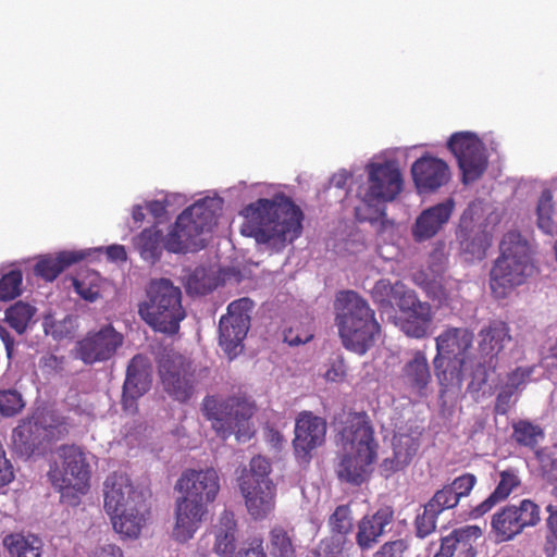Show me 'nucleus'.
<instances>
[{
  "label": "nucleus",
  "instance_id": "1",
  "mask_svg": "<svg viewBox=\"0 0 557 557\" xmlns=\"http://www.w3.org/2000/svg\"><path fill=\"white\" fill-rule=\"evenodd\" d=\"M242 234L256 239L272 251L283 250L302 233L304 213L285 195L260 198L243 210Z\"/></svg>",
  "mask_w": 557,
  "mask_h": 557
},
{
  "label": "nucleus",
  "instance_id": "2",
  "mask_svg": "<svg viewBox=\"0 0 557 557\" xmlns=\"http://www.w3.org/2000/svg\"><path fill=\"white\" fill-rule=\"evenodd\" d=\"M175 488L183 494L176 500L173 537L181 542L190 540L207 512V505L214 502L220 491V478L213 468L185 470Z\"/></svg>",
  "mask_w": 557,
  "mask_h": 557
},
{
  "label": "nucleus",
  "instance_id": "3",
  "mask_svg": "<svg viewBox=\"0 0 557 557\" xmlns=\"http://www.w3.org/2000/svg\"><path fill=\"white\" fill-rule=\"evenodd\" d=\"M335 321L344 347L364 355L381 333L374 310L354 290L341 292L335 300Z\"/></svg>",
  "mask_w": 557,
  "mask_h": 557
},
{
  "label": "nucleus",
  "instance_id": "4",
  "mask_svg": "<svg viewBox=\"0 0 557 557\" xmlns=\"http://www.w3.org/2000/svg\"><path fill=\"white\" fill-rule=\"evenodd\" d=\"M342 436L346 453L338 465L337 475L342 481L360 485L377 457L379 444L369 416L366 412L351 413Z\"/></svg>",
  "mask_w": 557,
  "mask_h": 557
},
{
  "label": "nucleus",
  "instance_id": "5",
  "mask_svg": "<svg viewBox=\"0 0 557 557\" xmlns=\"http://www.w3.org/2000/svg\"><path fill=\"white\" fill-rule=\"evenodd\" d=\"M500 256L491 273L490 286L496 298L507 297L533 272L530 246L518 232H508L500 242Z\"/></svg>",
  "mask_w": 557,
  "mask_h": 557
},
{
  "label": "nucleus",
  "instance_id": "6",
  "mask_svg": "<svg viewBox=\"0 0 557 557\" xmlns=\"http://www.w3.org/2000/svg\"><path fill=\"white\" fill-rule=\"evenodd\" d=\"M213 200H199L186 208L176 219L164 240V249L181 253L205 248L201 237L218 224L219 214Z\"/></svg>",
  "mask_w": 557,
  "mask_h": 557
},
{
  "label": "nucleus",
  "instance_id": "7",
  "mask_svg": "<svg viewBox=\"0 0 557 557\" xmlns=\"http://www.w3.org/2000/svg\"><path fill=\"white\" fill-rule=\"evenodd\" d=\"M473 332L468 327H446L436 338V356L433 359L435 376L438 384L447 388L461 384L462 368L472 348Z\"/></svg>",
  "mask_w": 557,
  "mask_h": 557
},
{
  "label": "nucleus",
  "instance_id": "8",
  "mask_svg": "<svg viewBox=\"0 0 557 557\" xmlns=\"http://www.w3.org/2000/svg\"><path fill=\"white\" fill-rule=\"evenodd\" d=\"M368 189L362 196L363 207L355 210L359 222L375 223L382 221L385 208L376 203L393 201L403 189V177L398 166L391 161L367 165Z\"/></svg>",
  "mask_w": 557,
  "mask_h": 557
},
{
  "label": "nucleus",
  "instance_id": "9",
  "mask_svg": "<svg viewBox=\"0 0 557 557\" xmlns=\"http://www.w3.org/2000/svg\"><path fill=\"white\" fill-rule=\"evenodd\" d=\"M145 320L156 331L174 335L185 318L181 289L169 278L152 280L146 288Z\"/></svg>",
  "mask_w": 557,
  "mask_h": 557
},
{
  "label": "nucleus",
  "instance_id": "10",
  "mask_svg": "<svg viewBox=\"0 0 557 557\" xmlns=\"http://www.w3.org/2000/svg\"><path fill=\"white\" fill-rule=\"evenodd\" d=\"M256 410L255 403L245 396H232L219 401L213 396L203 399L202 411L211 421L212 429L222 438L235 433L237 441L249 440L253 432L250 419Z\"/></svg>",
  "mask_w": 557,
  "mask_h": 557
},
{
  "label": "nucleus",
  "instance_id": "11",
  "mask_svg": "<svg viewBox=\"0 0 557 557\" xmlns=\"http://www.w3.org/2000/svg\"><path fill=\"white\" fill-rule=\"evenodd\" d=\"M57 456L59 461L48 472L51 484L61 492L74 490L84 494L88 488L90 470L82 448L76 445H62L58 448Z\"/></svg>",
  "mask_w": 557,
  "mask_h": 557
},
{
  "label": "nucleus",
  "instance_id": "12",
  "mask_svg": "<svg viewBox=\"0 0 557 557\" xmlns=\"http://www.w3.org/2000/svg\"><path fill=\"white\" fill-rule=\"evenodd\" d=\"M448 149L456 157L462 173V182L478 181L487 169V157L482 140L473 133L460 132L450 136Z\"/></svg>",
  "mask_w": 557,
  "mask_h": 557
},
{
  "label": "nucleus",
  "instance_id": "13",
  "mask_svg": "<svg viewBox=\"0 0 557 557\" xmlns=\"http://www.w3.org/2000/svg\"><path fill=\"white\" fill-rule=\"evenodd\" d=\"M253 302L249 298H240L227 306L226 314L219 322V343L231 359L242 349L243 341L250 327V312Z\"/></svg>",
  "mask_w": 557,
  "mask_h": 557
},
{
  "label": "nucleus",
  "instance_id": "14",
  "mask_svg": "<svg viewBox=\"0 0 557 557\" xmlns=\"http://www.w3.org/2000/svg\"><path fill=\"white\" fill-rule=\"evenodd\" d=\"M124 336L111 324L98 331H89L75 345V357L85 364H95L110 360L123 345Z\"/></svg>",
  "mask_w": 557,
  "mask_h": 557
},
{
  "label": "nucleus",
  "instance_id": "15",
  "mask_svg": "<svg viewBox=\"0 0 557 557\" xmlns=\"http://www.w3.org/2000/svg\"><path fill=\"white\" fill-rule=\"evenodd\" d=\"M326 435V422L310 411L300 412L295 422L293 440L294 455L298 463L308 465L312 453L323 445Z\"/></svg>",
  "mask_w": 557,
  "mask_h": 557
},
{
  "label": "nucleus",
  "instance_id": "16",
  "mask_svg": "<svg viewBox=\"0 0 557 557\" xmlns=\"http://www.w3.org/2000/svg\"><path fill=\"white\" fill-rule=\"evenodd\" d=\"M159 372L165 392L174 399L185 403L193 393V374L185 367L183 356L174 355L172 359L162 358Z\"/></svg>",
  "mask_w": 557,
  "mask_h": 557
},
{
  "label": "nucleus",
  "instance_id": "17",
  "mask_svg": "<svg viewBox=\"0 0 557 557\" xmlns=\"http://www.w3.org/2000/svg\"><path fill=\"white\" fill-rule=\"evenodd\" d=\"M412 181L420 194L433 193L450 180L449 166L445 161L424 154L411 165Z\"/></svg>",
  "mask_w": 557,
  "mask_h": 557
},
{
  "label": "nucleus",
  "instance_id": "18",
  "mask_svg": "<svg viewBox=\"0 0 557 557\" xmlns=\"http://www.w3.org/2000/svg\"><path fill=\"white\" fill-rule=\"evenodd\" d=\"M104 509L107 513L135 509L139 494L126 473L114 472L103 483Z\"/></svg>",
  "mask_w": 557,
  "mask_h": 557
},
{
  "label": "nucleus",
  "instance_id": "19",
  "mask_svg": "<svg viewBox=\"0 0 557 557\" xmlns=\"http://www.w3.org/2000/svg\"><path fill=\"white\" fill-rule=\"evenodd\" d=\"M404 387L410 393L423 397L432 382L431 369L424 351L414 350L404 362L398 375Z\"/></svg>",
  "mask_w": 557,
  "mask_h": 557
},
{
  "label": "nucleus",
  "instance_id": "20",
  "mask_svg": "<svg viewBox=\"0 0 557 557\" xmlns=\"http://www.w3.org/2000/svg\"><path fill=\"white\" fill-rule=\"evenodd\" d=\"M454 210V200L444 202L423 210L412 226L411 233L416 242H424L434 237L448 222Z\"/></svg>",
  "mask_w": 557,
  "mask_h": 557
},
{
  "label": "nucleus",
  "instance_id": "21",
  "mask_svg": "<svg viewBox=\"0 0 557 557\" xmlns=\"http://www.w3.org/2000/svg\"><path fill=\"white\" fill-rule=\"evenodd\" d=\"M394 521V510L384 506L372 515H366L358 522L356 543L361 550L371 549Z\"/></svg>",
  "mask_w": 557,
  "mask_h": 557
},
{
  "label": "nucleus",
  "instance_id": "22",
  "mask_svg": "<svg viewBox=\"0 0 557 557\" xmlns=\"http://www.w3.org/2000/svg\"><path fill=\"white\" fill-rule=\"evenodd\" d=\"M406 318L401 321L400 329L409 337L423 338L428 335L433 312L429 302L420 301L416 295L405 301Z\"/></svg>",
  "mask_w": 557,
  "mask_h": 557
},
{
  "label": "nucleus",
  "instance_id": "23",
  "mask_svg": "<svg viewBox=\"0 0 557 557\" xmlns=\"http://www.w3.org/2000/svg\"><path fill=\"white\" fill-rule=\"evenodd\" d=\"M481 535V529L475 525L456 529L449 535L442 537L437 553L444 557H475V541Z\"/></svg>",
  "mask_w": 557,
  "mask_h": 557
},
{
  "label": "nucleus",
  "instance_id": "24",
  "mask_svg": "<svg viewBox=\"0 0 557 557\" xmlns=\"http://www.w3.org/2000/svg\"><path fill=\"white\" fill-rule=\"evenodd\" d=\"M245 499L248 513L256 520L264 519L275 507V485H261L244 482V486H238Z\"/></svg>",
  "mask_w": 557,
  "mask_h": 557
},
{
  "label": "nucleus",
  "instance_id": "25",
  "mask_svg": "<svg viewBox=\"0 0 557 557\" xmlns=\"http://www.w3.org/2000/svg\"><path fill=\"white\" fill-rule=\"evenodd\" d=\"M479 355L498 359V355L512 341L509 325L502 320H492L479 332Z\"/></svg>",
  "mask_w": 557,
  "mask_h": 557
},
{
  "label": "nucleus",
  "instance_id": "26",
  "mask_svg": "<svg viewBox=\"0 0 557 557\" xmlns=\"http://www.w3.org/2000/svg\"><path fill=\"white\" fill-rule=\"evenodd\" d=\"M419 446L417 437L409 434H396L393 438V457L385 458L380 465L382 473L389 476L405 469L417 454Z\"/></svg>",
  "mask_w": 557,
  "mask_h": 557
},
{
  "label": "nucleus",
  "instance_id": "27",
  "mask_svg": "<svg viewBox=\"0 0 557 557\" xmlns=\"http://www.w3.org/2000/svg\"><path fill=\"white\" fill-rule=\"evenodd\" d=\"M237 522L232 511L224 510L212 529V550L219 557H234L237 548Z\"/></svg>",
  "mask_w": 557,
  "mask_h": 557
},
{
  "label": "nucleus",
  "instance_id": "28",
  "mask_svg": "<svg viewBox=\"0 0 557 557\" xmlns=\"http://www.w3.org/2000/svg\"><path fill=\"white\" fill-rule=\"evenodd\" d=\"M521 484L518 471L509 468L499 472V481L493 493L471 510L472 518H480L498 503L509 497L515 488Z\"/></svg>",
  "mask_w": 557,
  "mask_h": 557
},
{
  "label": "nucleus",
  "instance_id": "29",
  "mask_svg": "<svg viewBox=\"0 0 557 557\" xmlns=\"http://www.w3.org/2000/svg\"><path fill=\"white\" fill-rule=\"evenodd\" d=\"M88 256L84 251H61L55 257L45 256L35 265V274L45 281L52 282L66 268L84 260Z\"/></svg>",
  "mask_w": 557,
  "mask_h": 557
},
{
  "label": "nucleus",
  "instance_id": "30",
  "mask_svg": "<svg viewBox=\"0 0 557 557\" xmlns=\"http://www.w3.org/2000/svg\"><path fill=\"white\" fill-rule=\"evenodd\" d=\"M15 453L22 457L32 456L41 444V428L30 420L22 421L12 433Z\"/></svg>",
  "mask_w": 557,
  "mask_h": 557
},
{
  "label": "nucleus",
  "instance_id": "31",
  "mask_svg": "<svg viewBox=\"0 0 557 557\" xmlns=\"http://www.w3.org/2000/svg\"><path fill=\"white\" fill-rule=\"evenodd\" d=\"M413 294L400 281L392 283L387 278L379 280L372 289V296L376 302L382 306L395 302L401 310H405V301L412 298Z\"/></svg>",
  "mask_w": 557,
  "mask_h": 557
},
{
  "label": "nucleus",
  "instance_id": "32",
  "mask_svg": "<svg viewBox=\"0 0 557 557\" xmlns=\"http://www.w3.org/2000/svg\"><path fill=\"white\" fill-rule=\"evenodd\" d=\"M516 512V505H506L493 515L491 527L498 541H510L523 532Z\"/></svg>",
  "mask_w": 557,
  "mask_h": 557
},
{
  "label": "nucleus",
  "instance_id": "33",
  "mask_svg": "<svg viewBox=\"0 0 557 557\" xmlns=\"http://www.w3.org/2000/svg\"><path fill=\"white\" fill-rule=\"evenodd\" d=\"M424 274L417 273L414 281L426 293L429 298L437 301L441 306H448L457 296V284L450 280H426Z\"/></svg>",
  "mask_w": 557,
  "mask_h": 557
},
{
  "label": "nucleus",
  "instance_id": "34",
  "mask_svg": "<svg viewBox=\"0 0 557 557\" xmlns=\"http://www.w3.org/2000/svg\"><path fill=\"white\" fill-rule=\"evenodd\" d=\"M139 355H135L127 367L123 385L122 406L129 413H136L139 408Z\"/></svg>",
  "mask_w": 557,
  "mask_h": 557
},
{
  "label": "nucleus",
  "instance_id": "35",
  "mask_svg": "<svg viewBox=\"0 0 557 557\" xmlns=\"http://www.w3.org/2000/svg\"><path fill=\"white\" fill-rule=\"evenodd\" d=\"M3 546L10 557H42V543L36 536L11 533L4 536Z\"/></svg>",
  "mask_w": 557,
  "mask_h": 557
},
{
  "label": "nucleus",
  "instance_id": "36",
  "mask_svg": "<svg viewBox=\"0 0 557 557\" xmlns=\"http://www.w3.org/2000/svg\"><path fill=\"white\" fill-rule=\"evenodd\" d=\"M271 463L262 456H255L251 458L248 468H244L237 479L238 486H244V482L248 485L258 484L261 485H274L270 479Z\"/></svg>",
  "mask_w": 557,
  "mask_h": 557
},
{
  "label": "nucleus",
  "instance_id": "37",
  "mask_svg": "<svg viewBox=\"0 0 557 557\" xmlns=\"http://www.w3.org/2000/svg\"><path fill=\"white\" fill-rule=\"evenodd\" d=\"M544 438V432L537 424L519 420L512 424V440L520 446L534 448Z\"/></svg>",
  "mask_w": 557,
  "mask_h": 557
},
{
  "label": "nucleus",
  "instance_id": "38",
  "mask_svg": "<svg viewBox=\"0 0 557 557\" xmlns=\"http://www.w3.org/2000/svg\"><path fill=\"white\" fill-rule=\"evenodd\" d=\"M101 277L96 271L86 270L73 280L75 292L85 300L95 301L100 296Z\"/></svg>",
  "mask_w": 557,
  "mask_h": 557
},
{
  "label": "nucleus",
  "instance_id": "39",
  "mask_svg": "<svg viewBox=\"0 0 557 557\" xmlns=\"http://www.w3.org/2000/svg\"><path fill=\"white\" fill-rule=\"evenodd\" d=\"M330 535L349 540L348 535L352 532V515L348 505H339L329 518Z\"/></svg>",
  "mask_w": 557,
  "mask_h": 557
},
{
  "label": "nucleus",
  "instance_id": "40",
  "mask_svg": "<svg viewBox=\"0 0 557 557\" xmlns=\"http://www.w3.org/2000/svg\"><path fill=\"white\" fill-rule=\"evenodd\" d=\"M112 519L113 529L125 537L136 539L139 535V518L137 506L135 509L121 510L116 513H109Z\"/></svg>",
  "mask_w": 557,
  "mask_h": 557
},
{
  "label": "nucleus",
  "instance_id": "41",
  "mask_svg": "<svg viewBox=\"0 0 557 557\" xmlns=\"http://www.w3.org/2000/svg\"><path fill=\"white\" fill-rule=\"evenodd\" d=\"M35 313V307L23 301H17L7 309L5 321L18 334H22L26 331Z\"/></svg>",
  "mask_w": 557,
  "mask_h": 557
},
{
  "label": "nucleus",
  "instance_id": "42",
  "mask_svg": "<svg viewBox=\"0 0 557 557\" xmlns=\"http://www.w3.org/2000/svg\"><path fill=\"white\" fill-rule=\"evenodd\" d=\"M161 230L157 225L141 232V258L157 260L164 248V240Z\"/></svg>",
  "mask_w": 557,
  "mask_h": 557
},
{
  "label": "nucleus",
  "instance_id": "43",
  "mask_svg": "<svg viewBox=\"0 0 557 557\" xmlns=\"http://www.w3.org/2000/svg\"><path fill=\"white\" fill-rule=\"evenodd\" d=\"M272 557H295V547L288 532L282 527H274L269 534Z\"/></svg>",
  "mask_w": 557,
  "mask_h": 557
},
{
  "label": "nucleus",
  "instance_id": "44",
  "mask_svg": "<svg viewBox=\"0 0 557 557\" xmlns=\"http://www.w3.org/2000/svg\"><path fill=\"white\" fill-rule=\"evenodd\" d=\"M545 511L547 517L545 519L543 553L546 557H554L557 553V505L547 504Z\"/></svg>",
  "mask_w": 557,
  "mask_h": 557
},
{
  "label": "nucleus",
  "instance_id": "45",
  "mask_svg": "<svg viewBox=\"0 0 557 557\" xmlns=\"http://www.w3.org/2000/svg\"><path fill=\"white\" fill-rule=\"evenodd\" d=\"M497 364L498 359L487 358L486 356L479 355V361L471 373L469 388L475 392L481 391L482 387L488 382L491 374L495 372Z\"/></svg>",
  "mask_w": 557,
  "mask_h": 557
},
{
  "label": "nucleus",
  "instance_id": "46",
  "mask_svg": "<svg viewBox=\"0 0 557 557\" xmlns=\"http://www.w3.org/2000/svg\"><path fill=\"white\" fill-rule=\"evenodd\" d=\"M350 540L330 535L320 541L313 550L314 557H342L343 553L352 547Z\"/></svg>",
  "mask_w": 557,
  "mask_h": 557
},
{
  "label": "nucleus",
  "instance_id": "47",
  "mask_svg": "<svg viewBox=\"0 0 557 557\" xmlns=\"http://www.w3.org/2000/svg\"><path fill=\"white\" fill-rule=\"evenodd\" d=\"M23 274L21 270H11L0 278V301H9L21 295Z\"/></svg>",
  "mask_w": 557,
  "mask_h": 557
},
{
  "label": "nucleus",
  "instance_id": "48",
  "mask_svg": "<svg viewBox=\"0 0 557 557\" xmlns=\"http://www.w3.org/2000/svg\"><path fill=\"white\" fill-rule=\"evenodd\" d=\"M516 516L522 530L535 527L541 521L540 506L532 499L524 498L516 505Z\"/></svg>",
  "mask_w": 557,
  "mask_h": 557
},
{
  "label": "nucleus",
  "instance_id": "49",
  "mask_svg": "<svg viewBox=\"0 0 557 557\" xmlns=\"http://www.w3.org/2000/svg\"><path fill=\"white\" fill-rule=\"evenodd\" d=\"M24 406L23 396L17 389H0V414L2 417H14L22 411Z\"/></svg>",
  "mask_w": 557,
  "mask_h": 557
},
{
  "label": "nucleus",
  "instance_id": "50",
  "mask_svg": "<svg viewBox=\"0 0 557 557\" xmlns=\"http://www.w3.org/2000/svg\"><path fill=\"white\" fill-rule=\"evenodd\" d=\"M537 225L546 234H552L554 230V205L549 191H543L537 203Z\"/></svg>",
  "mask_w": 557,
  "mask_h": 557
},
{
  "label": "nucleus",
  "instance_id": "51",
  "mask_svg": "<svg viewBox=\"0 0 557 557\" xmlns=\"http://www.w3.org/2000/svg\"><path fill=\"white\" fill-rule=\"evenodd\" d=\"M438 513L425 504L423 512L414 519V532L419 539H425L436 530Z\"/></svg>",
  "mask_w": 557,
  "mask_h": 557
},
{
  "label": "nucleus",
  "instance_id": "52",
  "mask_svg": "<svg viewBox=\"0 0 557 557\" xmlns=\"http://www.w3.org/2000/svg\"><path fill=\"white\" fill-rule=\"evenodd\" d=\"M458 504L459 502L448 484L437 490L426 503L430 509H434L438 515L447 509L455 508Z\"/></svg>",
  "mask_w": 557,
  "mask_h": 557
},
{
  "label": "nucleus",
  "instance_id": "53",
  "mask_svg": "<svg viewBox=\"0 0 557 557\" xmlns=\"http://www.w3.org/2000/svg\"><path fill=\"white\" fill-rule=\"evenodd\" d=\"M458 504L459 502L448 484L437 490L426 503L430 509H434L438 515L447 509L455 508Z\"/></svg>",
  "mask_w": 557,
  "mask_h": 557
},
{
  "label": "nucleus",
  "instance_id": "54",
  "mask_svg": "<svg viewBox=\"0 0 557 557\" xmlns=\"http://www.w3.org/2000/svg\"><path fill=\"white\" fill-rule=\"evenodd\" d=\"M533 372V366L517 367L512 371L507 373L503 386H505L508 389H511L512 392L518 393L519 391L523 389L531 381Z\"/></svg>",
  "mask_w": 557,
  "mask_h": 557
},
{
  "label": "nucleus",
  "instance_id": "55",
  "mask_svg": "<svg viewBox=\"0 0 557 557\" xmlns=\"http://www.w3.org/2000/svg\"><path fill=\"white\" fill-rule=\"evenodd\" d=\"M463 250L471 255L472 259L482 260L490 247L487 234L484 232L476 233L472 238L461 242Z\"/></svg>",
  "mask_w": 557,
  "mask_h": 557
},
{
  "label": "nucleus",
  "instance_id": "56",
  "mask_svg": "<svg viewBox=\"0 0 557 557\" xmlns=\"http://www.w3.org/2000/svg\"><path fill=\"white\" fill-rule=\"evenodd\" d=\"M409 543L405 539L387 541L374 553L373 557H405Z\"/></svg>",
  "mask_w": 557,
  "mask_h": 557
},
{
  "label": "nucleus",
  "instance_id": "57",
  "mask_svg": "<svg viewBox=\"0 0 557 557\" xmlns=\"http://www.w3.org/2000/svg\"><path fill=\"white\" fill-rule=\"evenodd\" d=\"M476 476L473 473H463L454 479L451 483H449V487L454 492L458 502L462 497H467L470 495L471 491L476 484Z\"/></svg>",
  "mask_w": 557,
  "mask_h": 557
},
{
  "label": "nucleus",
  "instance_id": "58",
  "mask_svg": "<svg viewBox=\"0 0 557 557\" xmlns=\"http://www.w3.org/2000/svg\"><path fill=\"white\" fill-rule=\"evenodd\" d=\"M170 197L178 199L182 198L180 195H165L163 200H151L146 202V209L156 220V224L168 221L166 208L170 206Z\"/></svg>",
  "mask_w": 557,
  "mask_h": 557
},
{
  "label": "nucleus",
  "instance_id": "59",
  "mask_svg": "<svg viewBox=\"0 0 557 557\" xmlns=\"http://www.w3.org/2000/svg\"><path fill=\"white\" fill-rule=\"evenodd\" d=\"M516 394V392H512L511 389H508L502 385L495 399L494 413L500 416L506 414L511 406L516 403L513 399Z\"/></svg>",
  "mask_w": 557,
  "mask_h": 557
},
{
  "label": "nucleus",
  "instance_id": "60",
  "mask_svg": "<svg viewBox=\"0 0 557 557\" xmlns=\"http://www.w3.org/2000/svg\"><path fill=\"white\" fill-rule=\"evenodd\" d=\"M324 377L331 382H341L346 377V366L343 359L334 360L326 370Z\"/></svg>",
  "mask_w": 557,
  "mask_h": 557
},
{
  "label": "nucleus",
  "instance_id": "61",
  "mask_svg": "<svg viewBox=\"0 0 557 557\" xmlns=\"http://www.w3.org/2000/svg\"><path fill=\"white\" fill-rule=\"evenodd\" d=\"M64 357L48 354L40 359L41 369L48 372H59L63 370Z\"/></svg>",
  "mask_w": 557,
  "mask_h": 557
},
{
  "label": "nucleus",
  "instance_id": "62",
  "mask_svg": "<svg viewBox=\"0 0 557 557\" xmlns=\"http://www.w3.org/2000/svg\"><path fill=\"white\" fill-rule=\"evenodd\" d=\"M236 557H267L263 549V541L261 539H253L249 543V547L240 549Z\"/></svg>",
  "mask_w": 557,
  "mask_h": 557
},
{
  "label": "nucleus",
  "instance_id": "63",
  "mask_svg": "<svg viewBox=\"0 0 557 557\" xmlns=\"http://www.w3.org/2000/svg\"><path fill=\"white\" fill-rule=\"evenodd\" d=\"M96 251H104L108 260L112 262L125 261L127 253L123 245H110L106 248L99 247Z\"/></svg>",
  "mask_w": 557,
  "mask_h": 557
},
{
  "label": "nucleus",
  "instance_id": "64",
  "mask_svg": "<svg viewBox=\"0 0 557 557\" xmlns=\"http://www.w3.org/2000/svg\"><path fill=\"white\" fill-rule=\"evenodd\" d=\"M89 557H123L121 548L114 544H103L96 547Z\"/></svg>",
  "mask_w": 557,
  "mask_h": 557
}]
</instances>
